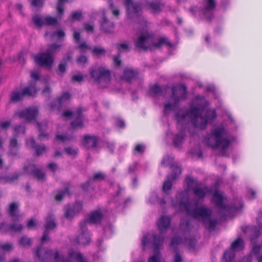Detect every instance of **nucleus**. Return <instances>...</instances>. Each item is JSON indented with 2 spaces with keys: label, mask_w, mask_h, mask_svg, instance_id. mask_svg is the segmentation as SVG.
<instances>
[{
  "label": "nucleus",
  "mask_w": 262,
  "mask_h": 262,
  "mask_svg": "<svg viewBox=\"0 0 262 262\" xmlns=\"http://www.w3.org/2000/svg\"><path fill=\"white\" fill-rule=\"evenodd\" d=\"M175 116L178 121V128H181V131L175 135L172 143L176 147L179 148L183 143L185 137L184 124L191 122L194 126L202 129L205 128L208 121L215 118L216 114L214 110H206L202 106H192L189 111L180 110Z\"/></svg>",
  "instance_id": "obj_1"
},
{
  "label": "nucleus",
  "mask_w": 262,
  "mask_h": 262,
  "mask_svg": "<svg viewBox=\"0 0 262 262\" xmlns=\"http://www.w3.org/2000/svg\"><path fill=\"white\" fill-rule=\"evenodd\" d=\"M172 206L201 221L208 230L214 229L217 221L212 218L211 210L204 206H192L189 202L188 190L179 192L175 200H172Z\"/></svg>",
  "instance_id": "obj_2"
},
{
  "label": "nucleus",
  "mask_w": 262,
  "mask_h": 262,
  "mask_svg": "<svg viewBox=\"0 0 262 262\" xmlns=\"http://www.w3.org/2000/svg\"><path fill=\"white\" fill-rule=\"evenodd\" d=\"M141 25L143 26L142 31L140 35L135 41L136 48L143 51H146L152 47L159 48L163 45L168 47H171V43L165 37H160L158 39L157 42H155L154 36L151 32L149 31L147 29V22L144 18H140Z\"/></svg>",
  "instance_id": "obj_3"
},
{
  "label": "nucleus",
  "mask_w": 262,
  "mask_h": 262,
  "mask_svg": "<svg viewBox=\"0 0 262 262\" xmlns=\"http://www.w3.org/2000/svg\"><path fill=\"white\" fill-rule=\"evenodd\" d=\"M205 142L213 149H219L220 154L226 156V150L231 144V138L224 127H216L205 138Z\"/></svg>",
  "instance_id": "obj_4"
},
{
  "label": "nucleus",
  "mask_w": 262,
  "mask_h": 262,
  "mask_svg": "<svg viewBox=\"0 0 262 262\" xmlns=\"http://www.w3.org/2000/svg\"><path fill=\"white\" fill-rule=\"evenodd\" d=\"M36 255L43 262H47L52 257H54L57 262H70V260L72 259H75L78 262H87L86 259L79 252L70 251L68 254V258L64 260L63 257H60L58 252H56L54 254L51 250L46 249L41 246L37 249Z\"/></svg>",
  "instance_id": "obj_5"
},
{
  "label": "nucleus",
  "mask_w": 262,
  "mask_h": 262,
  "mask_svg": "<svg viewBox=\"0 0 262 262\" xmlns=\"http://www.w3.org/2000/svg\"><path fill=\"white\" fill-rule=\"evenodd\" d=\"M171 91L170 100L164 106V113L165 115L174 110L178 107L179 102L185 99L186 97V87L184 85H177L172 88Z\"/></svg>",
  "instance_id": "obj_6"
},
{
  "label": "nucleus",
  "mask_w": 262,
  "mask_h": 262,
  "mask_svg": "<svg viewBox=\"0 0 262 262\" xmlns=\"http://www.w3.org/2000/svg\"><path fill=\"white\" fill-rule=\"evenodd\" d=\"M91 77L101 88H106L111 81V72L103 67H93L89 69Z\"/></svg>",
  "instance_id": "obj_7"
},
{
  "label": "nucleus",
  "mask_w": 262,
  "mask_h": 262,
  "mask_svg": "<svg viewBox=\"0 0 262 262\" xmlns=\"http://www.w3.org/2000/svg\"><path fill=\"white\" fill-rule=\"evenodd\" d=\"M60 47L61 45L56 43L50 45L46 52L34 56L35 62L40 66L50 68L53 62V56Z\"/></svg>",
  "instance_id": "obj_8"
},
{
  "label": "nucleus",
  "mask_w": 262,
  "mask_h": 262,
  "mask_svg": "<svg viewBox=\"0 0 262 262\" xmlns=\"http://www.w3.org/2000/svg\"><path fill=\"white\" fill-rule=\"evenodd\" d=\"M244 243L241 238H238L234 241L231 245V249L225 252L223 257V262H233L235 256L234 252L240 251L244 249ZM251 256L250 255L244 257L241 262H251Z\"/></svg>",
  "instance_id": "obj_9"
},
{
  "label": "nucleus",
  "mask_w": 262,
  "mask_h": 262,
  "mask_svg": "<svg viewBox=\"0 0 262 262\" xmlns=\"http://www.w3.org/2000/svg\"><path fill=\"white\" fill-rule=\"evenodd\" d=\"M226 200V198L219 191H215L213 194L212 201L215 206L219 208L220 213L223 216L228 215L231 212L237 209L234 207L227 205Z\"/></svg>",
  "instance_id": "obj_10"
},
{
  "label": "nucleus",
  "mask_w": 262,
  "mask_h": 262,
  "mask_svg": "<svg viewBox=\"0 0 262 262\" xmlns=\"http://www.w3.org/2000/svg\"><path fill=\"white\" fill-rule=\"evenodd\" d=\"M38 90L36 88V82H31L29 85L25 88L22 92L14 91L11 94L10 100L13 102L22 100L25 96L34 97Z\"/></svg>",
  "instance_id": "obj_11"
},
{
  "label": "nucleus",
  "mask_w": 262,
  "mask_h": 262,
  "mask_svg": "<svg viewBox=\"0 0 262 262\" xmlns=\"http://www.w3.org/2000/svg\"><path fill=\"white\" fill-rule=\"evenodd\" d=\"M184 243L186 245L190 244L192 246L195 244V241L194 239H191L190 241H188L187 239H185L183 241L181 238L178 236H174L170 242V245L171 248H173V251L175 252V254L173 256V262H182L183 257L182 255L177 251V246L181 244Z\"/></svg>",
  "instance_id": "obj_12"
},
{
  "label": "nucleus",
  "mask_w": 262,
  "mask_h": 262,
  "mask_svg": "<svg viewBox=\"0 0 262 262\" xmlns=\"http://www.w3.org/2000/svg\"><path fill=\"white\" fill-rule=\"evenodd\" d=\"M123 2L129 17L132 18L140 16L142 11L140 3L134 2L133 0H123Z\"/></svg>",
  "instance_id": "obj_13"
},
{
  "label": "nucleus",
  "mask_w": 262,
  "mask_h": 262,
  "mask_svg": "<svg viewBox=\"0 0 262 262\" xmlns=\"http://www.w3.org/2000/svg\"><path fill=\"white\" fill-rule=\"evenodd\" d=\"M172 173L168 175L167 180L164 182L163 185V190L165 193H168L172 186V181L177 179L181 174V168L177 165H171L170 167Z\"/></svg>",
  "instance_id": "obj_14"
},
{
  "label": "nucleus",
  "mask_w": 262,
  "mask_h": 262,
  "mask_svg": "<svg viewBox=\"0 0 262 262\" xmlns=\"http://www.w3.org/2000/svg\"><path fill=\"white\" fill-rule=\"evenodd\" d=\"M83 111L81 108L77 109L75 112H72L67 111L63 112V115L66 118L72 116L74 120L71 122V126L73 128L82 127L83 125V116L82 112Z\"/></svg>",
  "instance_id": "obj_15"
},
{
  "label": "nucleus",
  "mask_w": 262,
  "mask_h": 262,
  "mask_svg": "<svg viewBox=\"0 0 262 262\" xmlns=\"http://www.w3.org/2000/svg\"><path fill=\"white\" fill-rule=\"evenodd\" d=\"M215 7V0H203V8L201 11L206 18L210 20L213 18V11Z\"/></svg>",
  "instance_id": "obj_16"
},
{
  "label": "nucleus",
  "mask_w": 262,
  "mask_h": 262,
  "mask_svg": "<svg viewBox=\"0 0 262 262\" xmlns=\"http://www.w3.org/2000/svg\"><path fill=\"white\" fill-rule=\"evenodd\" d=\"M37 113V108L35 106H32L26 108L25 110L21 111L16 112L15 115L27 121H31L35 118Z\"/></svg>",
  "instance_id": "obj_17"
},
{
  "label": "nucleus",
  "mask_w": 262,
  "mask_h": 262,
  "mask_svg": "<svg viewBox=\"0 0 262 262\" xmlns=\"http://www.w3.org/2000/svg\"><path fill=\"white\" fill-rule=\"evenodd\" d=\"M82 209V204L80 202H76L72 206H67L64 208V217L70 220L80 212Z\"/></svg>",
  "instance_id": "obj_18"
},
{
  "label": "nucleus",
  "mask_w": 262,
  "mask_h": 262,
  "mask_svg": "<svg viewBox=\"0 0 262 262\" xmlns=\"http://www.w3.org/2000/svg\"><path fill=\"white\" fill-rule=\"evenodd\" d=\"M102 14L103 18L100 22L101 31L105 33H113L115 27L114 23L107 19L105 16V11L104 10L102 11Z\"/></svg>",
  "instance_id": "obj_19"
},
{
  "label": "nucleus",
  "mask_w": 262,
  "mask_h": 262,
  "mask_svg": "<svg viewBox=\"0 0 262 262\" xmlns=\"http://www.w3.org/2000/svg\"><path fill=\"white\" fill-rule=\"evenodd\" d=\"M81 232L76 238V241L79 244L85 245L90 242V235L85 226L80 224Z\"/></svg>",
  "instance_id": "obj_20"
},
{
  "label": "nucleus",
  "mask_w": 262,
  "mask_h": 262,
  "mask_svg": "<svg viewBox=\"0 0 262 262\" xmlns=\"http://www.w3.org/2000/svg\"><path fill=\"white\" fill-rule=\"evenodd\" d=\"M138 70L126 68L124 70L122 79L128 82H130L138 78Z\"/></svg>",
  "instance_id": "obj_21"
},
{
  "label": "nucleus",
  "mask_w": 262,
  "mask_h": 262,
  "mask_svg": "<svg viewBox=\"0 0 262 262\" xmlns=\"http://www.w3.org/2000/svg\"><path fill=\"white\" fill-rule=\"evenodd\" d=\"M103 217V214L100 210H96L91 213L88 219L85 220L84 223L80 224L83 226H86V224H98L99 223Z\"/></svg>",
  "instance_id": "obj_22"
},
{
  "label": "nucleus",
  "mask_w": 262,
  "mask_h": 262,
  "mask_svg": "<svg viewBox=\"0 0 262 262\" xmlns=\"http://www.w3.org/2000/svg\"><path fill=\"white\" fill-rule=\"evenodd\" d=\"M19 147V144L17 140L15 138L10 139L8 146L9 150L7 152L8 156L11 157H17L18 155Z\"/></svg>",
  "instance_id": "obj_23"
},
{
  "label": "nucleus",
  "mask_w": 262,
  "mask_h": 262,
  "mask_svg": "<svg viewBox=\"0 0 262 262\" xmlns=\"http://www.w3.org/2000/svg\"><path fill=\"white\" fill-rule=\"evenodd\" d=\"M170 225V219L168 216H162L157 222V226L160 233L166 232Z\"/></svg>",
  "instance_id": "obj_24"
},
{
  "label": "nucleus",
  "mask_w": 262,
  "mask_h": 262,
  "mask_svg": "<svg viewBox=\"0 0 262 262\" xmlns=\"http://www.w3.org/2000/svg\"><path fill=\"white\" fill-rule=\"evenodd\" d=\"M19 204L17 203H12L10 204L8 213L12 221H19L21 215L18 213Z\"/></svg>",
  "instance_id": "obj_25"
},
{
  "label": "nucleus",
  "mask_w": 262,
  "mask_h": 262,
  "mask_svg": "<svg viewBox=\"0 0 262 262\" xmlns=\"http://www.w3.org/2000/svg\"><path fill=\"white\" fill-rule=\"evenodd\" d=\"M98 141L96 136L86 135L84 137L82 143L85 148H90L96 146Z\"/></svg>",
  "instance_id": "obj_26"
},
{
  "label": "nucleus",
  "mask_w": 262,
  "mask_h": 262,
  "mask_svg": "<svg viewBox=\"0 0 262 262\" xmlns=\"http://www.w3.org/2000/svg\"><path fill=\"white\" fill-rule=\"evenodd\" d=\"M105 175L104 173L99 172L95 173L92 178L90 179L86 182L81 185V187L84 190H88L90 183L93 182L101 181L105 179Z\"/></svg>",
  "instance_id": "obj_27"
},
{
  "label": "nucleus",
  "mask_w": 262,
  "mask_h": 262,
  "mask_svg": "<svg viewBox=\"0 0 262 262\" xmlns=\"http://www.w3.org/2000/svg\"><path fill=\"white\" fill-rule=\"evenodd\" d=\"M211 192V190L207 186H202V184L193 191L194 194L200 199H203L205 196Z\"/></svg>",
  "instance_id": "obj_28"
},
{
  "label": "nucleus",
  "mask_w": 262,
  "mask_h": 262,
  "mask_svg": "<svg viewBox=\"0 0 262 262\" xmlns=\"http://www.w3.org/2000/svg\"><path fill=\"white\" fill-rule=\"evenodd\" d=\"M164 4L159 1L150 2L148 3V6L152 13H159L163 8Z\"/></svg>",
  "instance_id": "obj_29"
},
{
  "label": "nucleus",
  "mask_w": 262,
  "mask_h": 262,
  "mask_svg": "<svg viewBox=\"0 0 262 262\" xmlns=\"http://www.w3.org/2000/svg\"><path fill=\"white\" fill-rule=\"evenodd\" d=\"M39 135L38 138L40 140H42L45 138L48 139L49 135L44 133V131L46 130L47 128V122H43L41 123H37Z\"/></svg>",
  "instance_id": "obj_30"
},
{
  "label": "nucleus",
  "mask_w": 262,
  "mask_h": 262,
  "mask_svg": "<svg viewBox=\"0 0 262 262\" xmlns=\"http://www.w3.org/2000/svg\"><path fill=\"white\" fill-rule=\"evenodd\" d=\"M186 182L187 183L188 188L190 189L194 190L195 188H197L199 185L201 184L200 182H199L196 179H195L192 177H188L186 179Z\"/></svg>",
  "instance_id": "obj_31"
},
{
  "label": "nucleus",
  "mask_w": 262,
  "mask_h": 262,
  "mask_svg": "<svg viewBox=\"0 0 262 262\" xmlns=\"http://www.w3.org/2000/svg\"><path fill=\"white\" fill-rule=\"evenodd\" d=\"M163 90V88L156 84L150 87L149 90V95L152 97H156L161 94Z\"/></svg>",
  "instance_id": "obj_32"
},
{
  "label": "nucleus",
  "mask_w": 262,
  "mask_h": 262,
  "mask_svg": "<svg viewBox=\"0 0 262 262\" xmlns=\"http://www.w3.org/2000/svg\"><path fill=\"white\" fill-rule=\"evenodd\" d=\"M32 21L34 24L38 28H41L44 25V17L39 14L32 16Z\"/></svg>",
  "instance_id": "obj_33"
},
{
  "label": "nucleus",
  "mask_w": 262,
  "mask_h": 262,
  "mask_svg": "<svg viewBox=\"0 0 262 262\" xmlns=\"http://www.w3.org/2000/svg\"><path fill=\"white\" fill-rule=\"evenodd\" d=\"M92 53L97 57H100L105 54L106 50L104 48L101 47H95L92 50Z\"/></svg>",
  "instance_id": "obj_34"
},
{
  "label": "nucleus",
  "mask_w": 262,
  "mask_h": 262,
  "mask_svg": "<svg viewBox=\"0 0 262 262\" xmlns=\"http://www.w3.org/2000/svg\"><path fill=\"white\" fill-rule=\"evenodd\" d=\"M148 202L150 204H155L156 203H159L161 205L165 204V201L164 200H159L158 197V195L156 192H152L148 200Z\"/></svg>",
  "instance_id": "obj_35"
},
{
  "label": "nucleus",
  "mask_w": 262,
  "mask_h": 262,
  "mask_svg": "<svg viewBox=\"0 0 262 262\" xmlns=\"http://www.w3.org/2000/svg\"><path fill=\"white\" fill-rule=\"evenodd\" d=\"M32 174L38 181H43L45 180V173L39 169H34L32 171Z\"/></svg>",
  "instance_id": "obj_36"
},
{
  "label": "nucleus",
  "mask_w": 262,
  "mask_h": 262,
  "mask_svg": "<svg viewBox=\"0 0 262 262\" xmlns=\"http://www.w3.org/2000/svg\"><path fill=\"white\" fill-rule=\"evenodd\" d=\"M56 226V224L55 222L54 219L49 217L47 219L46 224L45 225L46 229L48 230L49 229H53Z\"/></svg>",
  "instance_id": "obj_37"
},
{
  "label": "nucleus",
  "mask_w": 262,
  "mask_h": 262,
  "mask_svg": "<svg viewBox=\"0 0 262 262\" xmlns=\"http://www.w3.org/2000/svg\"><path fill=\"white\" fill-rule=\"evenodd\" d=\"M71 95L68 92H65L58 99L59 104L61 105L63 103L69 101L70 99Z\"/></svg>",
  "instance_id": "obj_38"
},
{
  "label": "nucleus",
  "mask_w": 262,
  "mask_h": 262,
  "mask_svg": "<svg viewBox=\"0 0 262 262\" xmlns=\"http://www.w3.org/2000/svg\"><path fill=\"white\" fill-rule=\"evenodd\" d=\"M13 129L14 131V134L15 136H18L21 134H25V129L24 126L23 125H15L14 126Z\"/></svg>",
  "instance_id": "obj_39"
},
{
  "label": "nucleus",
  "mask_w": 262,
  "mask_h": 262,
  "mask_svg": "<svg viewBox=\"0 0 262 262\" xmlns=\"http://www.w3.org/2000/svg\"><path fill=\"white\" fill-rule=\"evenodd\" d=\"M117 48L119 51V54L123 51L127 52L129 50V47L127 43H118Z\"/></svg>",
  "instance_id": "obj_40"
},
{
  "label": "nucleus",
  "mask_w": 262,
  "mask_h": 262,
  "mask_svg": "<svg viewBox=\"0 0 262 262\" xmlns=\"http://www.w3.org/2000/svg\"><path fill=\"white\" fill-rule=\"evenodd\" d=\"M23 225L18 223H12L9 227L10 231L13 232H19L23 230Z\"/></svg>",
  "instance_id": "obj_41"
},
{
  "label": "nucleus",
  "mask_w": 262,
  "mask_h": 262,
  "mask_svg": "<svg viewBox=\"0 0 262 262\" xmlns=\"http://www.w3.org/2000/svg\"><path fill=\"white\" fill-rule=\"evenodd\" d=\"M57 23V19L51 16L44 17V25H55Z\"/></svg>",
  "instance_id": "obj_42"
},
{
  "label": "nucleus",
  "mask_w": 262,
  "mask_h": 262,
  "mask_svg": "<svg viewBox=\"0 0 262 262\" xmlns=\"http://www.w3.org/2000/svg\"><path fill=\"white\" fill-rule=\"evenodd\" d=\"M56 138L62 142H66L72 140L74 139V137L71 135H58L56 136Z\"/></svg>",
  "instance_id": "obj_43"
},
{
  "label": "nucleus",
  "mask_w": 262,
  "mask_h": 262,
  "mask_svg": "<svg viewBox=\"0 0 262 262\" xmlns=\"http://www.w3.org/2000/svg\"><path fill=\"white\" fill-rule=\"evenodd\" d=\"M19 243L24 247H29L31 244V239L24 236L20 239Z\"/></svg>",
  "instance_id": "obj_44"
},
{
  "label": "nucleus",
  "mask_w": 262,
  "mask_h": 262,
  "mask_svg": "<svg viewBox=\"0 0 262 262\" xmlns=\"http://www.w3.org/2000/svg\"><path fill=\"white\" fill-rule=\"evenodd\" d=\"M37 156H39L47 150V147L44 145H37L34 149Z\"/></svg>",
  "instance_id": "obj_45"
},
{
  "label": "nucleus",
  "mask_w": 262,
  "mask_h": 262,
  "mask_svg": "<svg viewBox=\"0 0 262 262\" xmlns=\"http://www.w3.org/2000/svg\"><path fill=\"white\" fill-rule=\"evenodd\" d=\"M66 194H69L68 188H66L64 190L59 192L55 196V200L58 201H61Z\"/></svg>",
  "instance_id": "obj_46"
},
{
  "label": "nucleus",
  "mask_w": 262,
  "mask_h": 262,
  "mask_svg": "<svg viewBox=\"0 0 262 262\" xmlns=\"http://www.w3.org/2000/svg\"><path fill=\"white\" fill-rule=\"evenodd\" d=\"M44 0H32L31 5L36 8L37 10L42 7Z\"/></svg>",
  "instance_id": "obj_47"
},
{
  "label": "nucleus",
  "mask_w": 262,
  "mask_h": 262,
  "mask_svg": "<svg viewBox=\"0 0 262 262\" xmlns=\"http://www.w3.org/2000/svg\"><path fill=\"white\" fill-rule=\"evenodd\" d=\"M64 151L68 155L73 157L76 156L78 153L77 148H74L71 147L64 148Z\"/></svg>",
  "instance_id": "obj_48"
},
{
  "label": "nucleus",
  "mask_w": 262,
  "mask_h": 262,
  "mask_svg": "<svg viewBox=\"0 0 262 262\" xmlns=\"http://www.w3.org/2000/svg\"><path fill=\"white\" fill-rule=\"evenodd\" d=\"M13 248V245L10 243H7L4 244H0V249L4 251L9 252Z\"/></svg>",
  "instance_id": "obj_49"
},
{
  "label": "nucleus",
  "mask_w": 262,
  "mask_h": 262,
  "mask_svg": "<svg viewBox=\"0 0 262 262\" xmlns=\"http://www.w3.org/2000/svg\"><path fill=\"white\" fill-rule=\"evenodd\" d=\"M66 67H67V63H66V58L63 57L62 58L61 61L58 65L59 71L61 73L65 72L66 71Z\"/></svg>",
  "instance_id": "obj_50"
},
{
  "label": "nucleus",
  "mask_w": 262,
  "mask_h": 262,
  "mask_svg": "<svg viewBox=\"0 0 262 262\" xmlns=\"http://www.w3.org/2000/svg\"><path fill=\"white\" fill-rule=\"evenodd\" d=\"M66 1L67 0H58L56 8L57 11L61 14L63 13V3Z\"/></svg>",
  "instance_id": "obj_51"
},
{
  "label": "nucleus",
  "mask_w": 262,
  "mask_h": 262,
  "mask_svg": "<svg viewBox=\"0 0 262 262\" xmlns=\"http://www.w3.org/2000/svg\"><path fill=\"white\" fill-rule=\"evenodd\" d=\"M145 146L142 144H139L136 145L134 149V151L139 154H143L144 152Z\"/></svg>",
  "instance_id": "obj_52"
},
{
  "label": "nucleus",
  "mask_w": 262,
  "mask_h": 262,
  "mask_svg": "<svg viewBox=\"0 0 262 262\" xmlns=\"http://www.w3.org/2000/svg\"><path fill=\"white\" fill-rule=\"evenodd\" d=\"M26 145L28 147H29L34 149H35L37 145H36L35 141L34 139L30 138L26 140Z\"/></svg>",
  "instance_id": "obj_53"
},
{
  "label": "nucleus",
  "mask_w": 262,
  "mask_h": 262,
  "mask_svg": "<svg viewBox=\"0 0 262 262\" xmlns=\"http://www.w3.org/2000/svg\"><path fill=\"white\" fill-rule=\"evenodd\" d=\"M78 64L80 66H84L88 62V58L85 56H80L77 60Z\"/></svg>",
  "instance_id": "obj_54"
},
{
  "label": "nucleus",
  "mask_w": 262,
  "mask_h": 262,
  "mask_svg": "<svg viewBox=\"0 0 262 262\" xmlns=\"http://www.w3.org/2000/svg\"><path fill=\"white\" fill-rule=\"evenodd\" d=\"M9 227L10 225L6 224L5 223H2L0 224V231L3 233H6L10 231Z\"/></svg>",
  "instance_id": "obj_55"
},
{
  "label": "nucleus",
  "mask_w": 262,
  "mask_h": 262,
  "mask_svg": "<svg viewBox=\"0 0 262 262\" xmlns=\"http://www.w3.org/2000/svg\"><path fill=\"white\" fill-rule=\"evenodd\" d=\"M73 82H81L83 80V76L81 74L74 75L72 77Z\"/></svg>",
  "instance_id": "obj_56"
},
{
  "label": "nucleus",
  "mask_w": 262,
  "mask_h": 262,
  "mask_svg": "<svg viewBox=\"0 0 262 262\" xmlns=\"http://www.w3.org/2000/svg\"><path fill=\"white\" fill-rule=\"evenodd\" d=\"M72 19L73 20H80L82 17L81 13L79 11L74 12L71 15Z\"/></svg>",
  "instance_id": "obj_57"
},
{
  "label": "nucleus",
  "mask_w": 262,
  "mask_h": 262,
  "mask_svg": "<svg viewBox=\"0 0 262 262\" xmlns=\"http://www.w3.org/2000/svg\"><path fill=\"white\" fill-rule=\"evenodd\" d=\"M79 48L81 52H84L86 50H91V47L86 42H83L79 44Z\"/></svg>",
  "instance_id": "obj_58"
},
{
  "label": "nucleus",
  "mask_w": 262,
  "mask_h": 262,
  "mask_svg": "<svg viewBox=\"0 0 262 262\" xmlns=\"http://www.w3.org/2000/svg\"><path fill=\"white\" fill-rule=\"evenodd\" d=\"M10 121H6L4 122H0V127L2 129H7L11 125Z\"/></svg>",
  "instance_id": "obj_59"
},
{
  "label": "nucleus",
  "mask_w": 262,
  "mask_h": 262,
  "mask_svg": "<svg viewBox=\"0 0 262 262\" xmlns=\"http://www.w3.org/2000/svg\"><path fill=\"white\" fill-rule=\"evenodd\" d=\"M261 247L259 245H254L252 249V253L254 255H258L260 252Z\"/></svg>",
  "instance_id": "obj_60"
},
{
  "label": "nucleus",
  "mask_w": 262,
  "mask_h": 262,
  "mask_svg": "<svg viewBox=\"0 0 262 262\" xmlns=\"http://www.w3.org/2000/svg\"><path fill=\"white\" fill-rule=\"evenodd\" d=\"M19 177V174L17 173H15L12 176H8V183L13 182L14 181L17 180Z\"/></svg>",
  "instance_id": "obj_61"
},
{
  "label": "nucleus",
  "mask_w": 262,
  "mask_h": 262,
  "mask_svg": "<svg viewBox=\"0 0 262 262\" xmlns=\"http://www.w3.org/2000/svg\"><path fill=\"white\" fill-rule=\"evenodd\" d=\"M49 231L46 229L43 233V235L41 238V242L42 243H43L45 242L48 241L49 240Z\"/></svg>",
  "instance_id": "obj_62"
},
{
  "label": "nucleus",
  "mask_w": 262,
  "mask_h": 262,
  "mask_svg": "<svg viewBox=\"0 0 262 262\" xmlns=\"http://www.w3.org/2000/svg\"><path fill=\"white\" fill-rule=\"evenodd\" d=\"M110 7L112 10V13L114 15L117 16L119 15V10L118 9L115 8L113 4H110Z\"/></svg>",
  "instance_id": "obj_63"
},
{
  "label": "nucleus",
  "mask_w": 262,
  "mask_h": 262,
  "mask_svg": "<svg viewBox=\"0 0 262 262\" xmlns=\"http://www.w3.org/2000/svg\"><path fill=\"white\" fill-rule=\"evenodd\" d=\"M84 28L87 32H93L94 26L92 25L85 23L84 24Z\"/></svg>",
  "instance_id": "obj_64"
}]
</instances>
